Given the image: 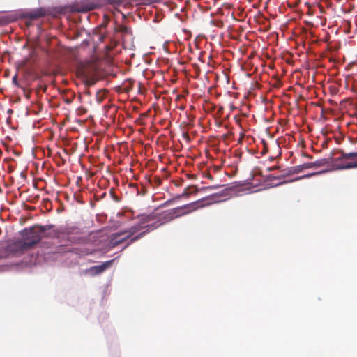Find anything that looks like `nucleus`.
<instances>
[{"mask_svg": "<svg viewBox=\"0 0 357 357\" xmlns=\"http://www.w3.org/2000/svg\"><path fill=\"white\" fill-rule=\"evenodd\" d=\"M115 46H45L43 51L51 59L66 62L78 61L77 71L87 86L95 84L93 76L105 60L110 63L117 52Z\"/></svg>", "mask_w": 357, "mask_h": 357, "instance_id": "obj_1", "label": "nucleus"}, {"mask_svg": "<svg viewBox=\"0 0 357 357\" xmlns=\"http://www.w3.org/2000/svg\"><path fill=\"white\" fill-rule=\"evenodd\" d=\"M227 190H224L221 192L215 193L200 199L197 201L179 206L178 210L180 211V215L181 217L188 215L198 208L208 206L215 203L220 202L222 201L221 198L227 197Z\"/></svg>", "mask_w": 357, "mask_h": 357, "instance_id": "obj_2", "label": "nucleus"}, {"mask_svg": "<svg viewBox=\"0 0 357 357\" xmlns=\"http://www.w3.org/2000/svg\"><path fill=\"white\" fill-rule=\"evenodd\" d=\"M54 227L52 225L45 226L34 225L26 228L21 231L22 237L26 241L30 248L38 243L40 241L47 236L46 231Z\"/></svg>", "mask_w": 357, "mask_h": 357, "instance_id": "obj_3", "label": "nucleus"}, {"mask_svg": "<svg viewBox=\"0 0 357 357\" xmlns=\"http://www.w3.org/2000/svg\"><path fill=\"white\" fill-rule=\"evenodd\" d=\"M338 154L339 156L333 159L340 169L357 168V152L346 153L341 149H337L333 155Z\"/></svg>", "mask_w": 357, "mask_h": 357, "instance_id": "obj_4", "label": "nucleus"}, {"mask_svg": "<svg viewBox=\"0 0 357 357\" xmlns=\"http://www.w3.org/2000/svg\"><path fill=\"white\" fill-rule=\"evenodd\" d=\"M137 219L138 220V222L134 226H140V230L144 228H147V229L144 231L141 232L139 234L132 237L130 239V243H128L127 245L143 237L146 234L148 233L149 230H152L151 227H150L151 224L148 223L155 220V217L153 214H141L137 215Z\"/></svg>", "mask_w": 357, "mask_h": 357, "instance_id": "obj_5", "label": "nucleus"}, {"mask_svg": "<svg viewBox=\"0 0 357 357\" xmlns=\"http://www.w3.org/2000/svg\"><path fill=\"white\" fill-rule=\"evenodd\" d=\"M139 231H140V226H132L128 231H125L121 233L114 234L111 239V244L112 246L115 247L124 242L126 240L130 238Z\"/></svg>", "mask_w": 357, "mask_h": 357, "instance_id": "obj_6", "label": "nucleus"}, {"mask_svg": "<svg viewBox=\"0 0 357 357\" xmlns=\"http://www.w3.org/2000/svg\"><path fill=\"white\" fill-rule=\"evenodd\" d=\"M118 41L114 45H132L134 43V37L132 31L126 26H121L119 31L116 35Z\"/></svg>", "mask_w": 357, "mask_h": 357, "instance_id": "obj_7", "label": "nucleus"}, {"mask_svg": "<svg viewBox=\"0 0 357 357\" xmlns=\"http://www.w3.org/2000/svg\"><path fill=\"white\" fill-rule=\"evenodd\" d=\"M114 261V259H111L109 261L104 262L100 265L91 266L89 268L83 271L82 273L83 274H88L91 276L100 275L105 272L107 269L109 268L112 266Z\"/></svg>", "mask_w": 357, "mask_h": 357, "instance_id": "obj_8", "label": "nucleus"}, {"mask_svg": "<svg viewBox=\"0 0 357 357\" xmlns=\"http://www.w3.org/2000/svg\"><path fill=\"white\" fill-rule=\"evenodd\" d=\"M98 7L96 0H84L75 6V10L79 13H87Z\"/></svg>", "mask_w": 357, "mask_h": 357, "instance_id": "obj_9", "label": "nucleus"}, {"mask_svg": "<svg viewBox=\"0 0 357 357\" xmlns=\"http://www.w3.org/2000/svg\"><path fill=\"white\" fill-rule=\"evenodd\" d=\"M169 210L165 211L163 213H162L158 218L157 220L152 223L150 227H151V229L153 230L158 227H159L161 225H163L164 224H166L172 220H173V218L171 215Z\"/></svg>", "mask_w": 357, "mask_h": 357, "instance_id": "obj_10", "label": "nucleus"}, {"mask_svg": "<svg viewBox=\"0 0 357 357\" xmlns=\"http://www.w3.org/2000/svg\"><path fill=\"white\" fill-rule=\"evenodd\" d=\"M29 249H30V248L24 238L22 240L16 241L8 245V250L13 252L24 251Z\"/></svg>", "mask_w": 357, "mask_h": 357, "instance_id": "obj_11", "label": "nucleus"}, {"mask_svg": "<svg viewBox=\"0 0 357 357\" xmlns=\"http://www.w3.org/2000/svg\"><path fill=\"white\" fill-rule=\"evenodd\" d=\"M56 234H57L58 236H59L61 235L70 236V235H73V234H80V229L78 228L77 227H74V226L66 227H64V228H62V229L58 230Z\"/></svg>", "mask_w": 357, "mask_h": 357, "instance_id": "obj_12", "label": "nucleus"}, {"mask_svg": "<svg viewBox=\"0 0 357 357\" xmlns=\"http://www.w3.org/2000/svg\"><path fill=\"white\" fill-rule=\"evenodd\" d=\"M46 15V10L43 8H39L26 13L25 17L31 20H37Z\"/></svg>", "mask_w": 357, "mask_h": 357, "instance_id": "obj_13", "label": "nucleus"}, {"mask_svg": "<svg viewBox=\"0 0 357 357\" xmlns=\"http://www.w3.org/2000/svg\"><path fill=\"white\" fill-rule=\"evenodd\" d=\"M105 34L102 29L94 31L92 36V41L95 44H99L105 42Z\"/></svg>", "mask_w": 357, "mask_h": 357, "instance_id": "obj_14", "label": "nucleus"}, {"mask_svg": "<svg viewBox=\"0 0 357 357\" xmlns=\"http://www.w3.org/2000/svg\"><path fill=\"white\" fill-rule=\"evenodd\" d=\"M191 38V33L187 30L183 29L179 34L178 38V43L179 45H183L185 41L188 40Z\"/></svg>", "mask_w": 357, "mask_h": 357, "instance_id": "obj_15", "label": "nucleus"}, {"mask_svg": "<svg viewBox=\"0 0 357 357\" xmlns=\"http://www.w3.org/2000/svg\"><path fill=\"white\" fill-rule=\"evenodd\" d=\"M306 169H311L310 162L294 166L291 168V170L289 171V172L291 174L299 173Z\"/></svg>", "mask_w": 357, "mask_h": 357, "instance_id": "obj_16", "label": "nucleus"}, {"mask_svg": "<svg viewBox=\"0 0 357 357\" xmlns=\"http://www.w3.org/2000/svg\"><path fill=\"white\" fill-rule=\"evenodd\" d=\"M310 163L311 168H317V167H323L325 165H326L328 163V160L326 159H321V160H318L315 162H310Z\"/></svg>", "mask_w": 357, "mask_h": 357, "instance_id": "obj_17", "label": "nucleus"}, {"mask_svg": "<svg viewBox=\"0 0 357 357\" xmlns=\"http://www.w3.org/2000/svg\"><path fill=\"white\" fill-rule=\"evenodd\" d=\"M169 211H170L169 214H171L173 220H174L175 218L181 217L180 211L178 210V207L170 209Z\"/></svg>", "mask_w": 357, "mask_h": 357, "instance_id": "obj_18", "label": "nucleus"}, {"mask_svg": "<svg viewBox=\"0 0 357 357\" xmlns=\"http://www.w3.org/2000/svg\"><path fill=\"white\" fill-rule=\"evenodd\" d=\"M199 191V190L198 188H196L194 192H186V190H185L181 195H177L175 199H179L183 197H188L191 193H197Z\"/></svg>", "mask_w": 357, "mask_h": 357, "instance_id": "obj_19", "label": "nucleus"}, {"mask_svg": "<svg viewBox=\"0 0 357 357\" xmlns=\"http://www.w3.org/2000/svg\"><path fill=\"white\" fill-rule=\"evenodd\" d=\"M13 84H15L17 87H20V84L17 82V75H15L12 79Z\"/></svg>", "mask_w": 357, "mask_h": 357, "instance_id": "obj_20", "label": "nucleus"}, {"mask_svg": "<svg viewBox=\"0 0 357 357\" xmlns=\"http://www.w3.org/2000/svg\"><path fill=\"white\" fill-rule=\"evenodd\" d=\"M218 188H219L218 185H211V186H206V187H204L201 189V190H213V189H217Z\"/></svg>", "mask_w": 357, "mask_h": 357, "instance_id": "obj_21", "label": "nucleus"}, {"mask_svg": "<svg viewBox=\"0 0 357 357\" xmlns=\"http://www.w3.org/2000/svg\"><path fill=\"white\" fill-rule=\"evenodd\" d=\"M205 39L204 36H199L195 39V44L201 43L202 40Z\"/></svg>", "mask_w": 357, "mask_h": 357, "instance_id": "obj_22", "label": "nucleus"}, {"mask_svg": "<svg viewBox=\"0 0 357 357\" xmlns=\"http://www.w3.org/2000/svg\"><path fill=\"white\" fill-rule=\"evenodd\" d=\"M70 242L73 243H77L79 242V238H73L72 240H70Z\"/></svg>", "mask_w": 357, "mask_h": 357, "instance_id": "obj_23", "label": "nucleus"}, {"mask_svg": "<svg viewBox=\"0 0 357 357\" xmlns=\"http://www.w3.org/2000/svg\"><path fill=\"white\" fill-rule=\"evenodd\" d=\"M279 169V166H273L272 167L268 168V171H273Z\"/></svg>", "mask_w": 357, "mask_h": 357, "instance_id": "obj_24", "label": "nucleus"}, {"mask_svg": "<svg viewBox=\"0 0 357 357\" xmlns=\"http://www.w3.org/2000/svg\"><path fill=\"white\" fill-rule=\"evenodd\" d=\"M206 177L207 178H208L209 180H213V177L210 174H207L206 175Z\"/></svg>", "mask_w": 357, "mask_h": 357, "instance_id": "obj_25", "label": "nucleus"}, {"mask_svg": "<svg viewBox=\"0 0 357 357\" xmlns=\"http://www.w3.org/2000/svg\"><path fill=\"white\" fill-rule=\"evenodd\" d=\"M187 47H188V52H192V46L188 45V46H187Z\"/></svg>", "mask_w": 357, "mask_h": 357, "instance_id": "obj_26", "label": "nucleus"}, {"mask_svg": "<svg viewBox=\"0 0 357 357\" xmlns=\"http://www.w3.org/2000/svg\"><path fill=\"white\" fill-rule=\"evenodd\" d=\"M171 40H165L163 43L164 45H168L169 43H171Z\"/></svg>", "mask_w": 357, "mask_h": 357, "instance_id": "obj_27", "label": "nucleus"}, {"mask_svg": "<svg viewBox=\"0 0 357 357\" xmlns=\"http://www.w3.org/2000/svg\"><path fill=\"white\" fill-rule=\"evenodd\" d=\"M35 51H36V50H35V49H33V50H32V52H31V56H33V53L35 52Z\"/></svg>", "mask_w": 357, "mask_h": 357, "instance_id": "obj_28", "label": "nucleus"}, {"mask_svg": "<svg viewBox=\"0 0 357 357\" xmlns=\"http://www.w3.org/2000/svg\"><path fill=\"white\" fill-rule=\"evenodd\" d=\"M171 202H172V200H168L167 202H166L165 205H168Z\"/></svg>", "mask_w": 357, "mask_h": 357, "instance_id": "obj_29", "label": "nucleus"}, {"mask_svg": "<svg viewBox=\"0 0 357 357\" xmlns=\"http://www.w3.org/2000/svg\"><path fill=\"white\" fill-rule=\"evenodd\" d=\"M195 48L196 50H199V46L196 45V46H195Z\"/></svg>", "mask_w": 357, "mask_h": 357, "instance_id": "obj_30", "label": "nucleus"}, {"mask_svg": "<svg viewBox=\"0 0 357 357\" xmlns=\"http://www.w3.org/2000/svg\"><path fill=\"white\" fill-rule=\"evenodd\" d=\"M3 24V20H0V25Z\"/></svg>", "mask_w": 357, "mask_h": 357, "instance_id": "obj_31", "label": "nucleus"}]
</instances>
